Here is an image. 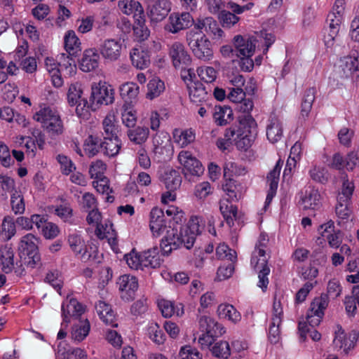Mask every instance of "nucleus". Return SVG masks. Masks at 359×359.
I'll use <instances>...</instances> for the list:
<instances>
[{"instance_id": "f704fd0d", "label": "nucleus", "mask_w": 359, "mask_h": 359, "mask_svg": "<svg viewBox=\"0 0 359 359\" xmlns=\"http://www.w3.org/2000/svg\"><path fill=\"white\" fill-rule=\"evenodd\" d=\"M74 252L82 262L90 264H99L103 259V253L98 248H79L78 251Z\"/></svg>"}, {"instance_id": "49530a36", "label": "nucleus", "mask_w": 359, "mask_h": 359, "mask_svg": "<svg viewBox=\"0 0 359 359\" xmlns=\"http://www.w3.org/2000/svg\"><path fill=\"white\" fill-rule=\"evenodd\" d=\"M150 229L153 232L159 231L165 226L164 212L157 207L153 208L150 212Z\"/></svg>"}, {"instance_id": "603ef678", "label": "nucleus", "mask_w": 359, "mask_h": 359, "mask_svg": "<svg viewBox=\"0 0 359 359\" xmlns=\"http://www.w3.org/2000/svg\"><path fill=\"white\" fill-rule=\"evenodd\" d=\"M164 182L168 190L175 191L181 185L182 177L177 170L171 168L165 172Z\"/></svg>"}, {"instance_id": "7c9ffc66", "label": "nucleus", "mask_w": 359, "mask_h": 359, "mask_svg": "<svg viewBox=\"0 0 359 359\" xmlns=\"http://www.w3.org/2000/svg\"><path fill=\"white\" fill-rule=\"evenodd\" d=\"M217 313L220 319L227 320L234 324L241 320L240 312L230 304H220L217 306Z\"/></svg>"}, {"instance_id": "13d9d810", "label": "nucleus", "mask_w": 359, "mask_h": 359, "mask_svg": "<svg viewBox=\"0 0 359 359\" xmlns=\"http://www.w3.org/2000/svg\"><path fill=\"white\" fill-rule=\"evenodd\" d=\"M310 328L306 323L299 322L298 325V330L299 334V339L301 341H304L306 339L307 334H309L310 337L314 341H318L321 338V334L316 330Z\"/></svg>"}, {"instance_id": "e2e57ef3", "label": "nucleus", "mask_w": 359, "mask_h": 359, "mask_svg": "<svg viewBox=\"0 0 359 359\" xmlns=\"http://www.w3.org/2000/svg\"><path fill=\"white\" fill-rule=\"evenodd\" d=\"M2 231L0 236L3 240H9L16 232L15 223L11 217H5L2 222Z\"/></svg>"}, {"instance_id": "c85d7f7f", "label": "nucleus", "mask_w": 359, "mask_h": 359, "mask_svg": "<svg viewBox=\"0 0 359 359\" xmlns=\"http://www.w3.org/2000/svg\"><path fill=\"white\" fill-rule=\"evenodd\" d=\"M191 101L196 104L205 102L210 95L206 87L201 82L196 81L187 85Z\"/></svg>"}, {"instance_id": "1a4fd4ad", "label": "nucleus", "mask_w": 359, "mask_h": 359, "mask_svg": "<svg viewBox=\"0 0 359 359\" xmlns=\"http://www.w3.org/2000/svg\"><path fill=\"white\" fill-rule=\"evenodd\" d=\"M329 300L327 295H320L314 298L307 311L306 323L311 328L318 326L325 315V310L328 306Z\"/></svg>"}, {"instance_id": "bf43d9fd", "label": "nucleus", "mask_w": 359, "mask_h": 359, "mask_svg": "<svg viewBox=\"0 0 359 359\" xmlns=\"http://www.w3.org/2000/svg\"><path fill=\"white\" fill-rule=\"evenodd\" d=\"M11 205L15 214H22L25 210L24 197L20 191H15L11 196Z\"/></svg>"}, {"instance_id": "2eb2a0df", "label": "nucleus", "mask_w": 359, "mask_h": 359, "mask_svg": "<svg viewBox=\"0 0 359 359\" xmlns=\"http://www.w3.org/2000/svg\"><path fill=\"white\" fill-rule=\"evenodd\" d=\"M116 285L118 287L121 297L124 301H130L134 299L135 292L139 287L137 278L130 274L121 276L116 281Z\"/></svg>"}, {"instance_id": "e433bc0d", "label": "nucleus", "mask_w": 359, "mask_h": 359, "mask_svg": "<svg viewBox=\"0 0 359 359\" xmlns=\"http://www.w3.org/2000/svg\"><path fill=\"white\" fill-rule=\"evenodd\" d=\"M126 134L130 142L135 144L141 145L147 140L149 130L146 126H135L128 129Z\"/></svg>"}, {"instance_id": "f3484780", "label": "nucleus", "mask_w": 359, "mask_h": 359, "mask_svg": "<svg viewBox=\"0 0 359 359\" xmlns=\"http://www.w3.org/2000/svg\"><path fill=\"white\" fill-rule=\"evenodd\" d=\"M1 269L6 273H14L18 276L25 274V269L22 264L14 261L13 248H0Z\"/></svg>"}, {"instance_id": "c756f323", "label": "nucleus", "mask_w": 359, "mask_h": 359, "mask_svg": "<svg viewBox=\"0 0 359 359\" xmlns=\"http://www.w3.org/2000/svg\"><path fill=\"white\" fill-rule=\"evenodd\" d=\"M84 311L83 305L75 299H71L68 303L62 304V316L66 323L70 321V317L78 318Z\"/></svg>"}, {"instance_id": "ddd939ff", "label": "nucleus", "mask_w": 359, "mask_h": 359, "mask_svg": "<svg viewBox=\"0 0 359 359\" xmlns=\"http://www.w3.org/2000/svg\"><path fill=\"white\" fill-rule=\"evenodd\" d=\"M195 22L189 13H173L168 18L164 29L168 32L176 34L181 30L186 29L194 25Z\"/></svg>"}, {"instance_id": "37998d69", "label": "nucleus", "mask_w": 359, "mask_h": 359, "mask_svg": "<svg viewBox=\"0 0 359 359\" xmlns=\"http://www.w3.org/2000/svg\"><path fill=\"white\" fill-rule=\"evenodd\" d=\"M90 323L88 319L79 320L73 325L72 329V338L77 342L82 341L88 334L90 331Z\"/></svg>"}, {"instance_id": "a18cd8bd", "label": "nucleus", "mask_w": 359, "mask_h": 359, "mask_svg": "<svg viewBox=\"0 0 359 359\" xmlns=\"http://www.w3.org/2000/svg\"><path fill=\"white\" fill-rule=\"evenodd\" d=\"M316 93V89L314 87L309 88L304 92L301 103V114L304 118L307 117L311 111Z\"/></svg>"}, {"instance_id": "4c0bfd02", "label": "nucleus", "mask_w": 359, "mask_h": 359, "mask_svg": "<svg viewBox=\"0 0 359 359\" xmlns=\"http://www.w3.org/2000/svg\"><path fill=\"white\" fill-rule=\"evenodd\" d=\"M222 189L226 193L228 201H238L243 196V187L232 179H229L222 185Z\"/></svg>"}, {"instance_id": "79ce46f5", "label": "nucleus", "mask_w": 359, "mask_h": 359, "mask_svg": "<svg viewBox=\"0 0 359 359\" xmlns=\"http://www.w3.org/2000/svg\"><path fill=\"white\" fill-rule=\"evenodd\" d=\"M102 130L103 131L102 132V135L103 139L118 137V126L115 122L114 116L107 115L104 118L102 121Z\"/></svg>"}, {"instance_id": "6e6d98bb", "label": "nucleus", "mask_w": 359, "mask_h": 359, "mask_svg": "<svg viewBox=\"0 0 359 359\" xmlns=\"http://www.w3.org/2000/svg\"><path fill=\"white\" fill-rule=\"evenodd\" d=\"M233 11L222 10L219 12L218 18L223 27L231 28L240 20V18Z\"/></svg>"}, {"instance_id": "7ed1b4c3", "label": "nucleus", "mask_w": 359, "mask_h": 359, "mask_svg": "<svg viewBox=\"0 0 359 359\" xmlns=\"http://www.w3.org/2000/svg\"><path fill=\"white\" fill-rule=\"evenodd\" d=\"M234 41L238 50L239 55L232 62H238L241 69L243 72H250L254 67V61L251 57L254 55L256 41L251 38H245L241 35L234 36Z\"/></svg>"}, {"instance_id": "a211bd4d", "label": "nucleus", "mask_w": 359, "mask_h": 359, "mask_svg": "<svg viewBox=\"0 0 359 359\" xmlns=\"http://www.w3.org/2000/svg\"><path fill=\"white\" fill-rule=\"evenodd\" d=\"M196 31L204 30L213 40H218L224 35L223 30L219 27L217 22L212 17L197 19L194 23Z\"/></svg>"}, {"instance_id": "2f4dec72", "label": "nucleus", "mask_w": 359, "mask_h": 359, "mask_svg": "<svg viewBox=\"0 0 359 359\" xmlns=\"http://www.w3.org/2000/svg\"><path fill=\"white\" fill-rule=\"evenodd\" d=\"M113 224L111 222H106L104 224H98L95 230L97 236L102 240L107 238L108 243L111 247L115 246L118 244V241L116 237V233L113 229Z\"/></svg>"}, {"instance_id": "72a5a7b5", "label": "nucleus", "mask_w": 359, "mask_h": 359, "mask_svg": "<svg viewBox=\"0 0 359 359\" xmlns=\"http://www.w3.org/2000/svg\"><path fill=\"white\" fill-rule=\"evenodd\" d=\"M158 306L165 318H170L174 314L177 316H182L184 314V307L182 304L175 305L171 301L161 299L158 302Z\"/></svg>"}, {"instance_id": "f03ea898", "label": "nucleus", "mask_w": 359, "mask_h": 359, "mask_svg": "<svg viewBox=\"0 0 359 359\" xmlns=\"http://www.w3.org/2000/svg\"><path fill=\"white\" fill-rule=\"evenodd\" d=\"M186 41L193 55L198 60L206 62L212 59L211 42L203 32L189 30L186 34Z\"/></svg>"}, {"instance_id": "dca6fc26", "label": "nucleus", "mask_w": 359, "mask_h": 359, "mask_svg": "<svg viewBox=\"0 0 359 359\" xmlns=\"http://www.w3.org/2000/svg\"><path fill=\"white\" fill-rule=\"evenodd\" d=\"M169 55L176 69H184L191 64V57L180 42H175L170 48Z\"/></svg>"}, {"instance_id": "774afa93", "label": "nucleus", "mask_w": 359, "mask_h": 359, "mask_svg": "<svg viewBox=\"0 0 359 359\" xmlns=\"http://www.w3.org/2000/svg\"><path fill=\"white\" fill-rule=\"evenodd\" d=\"M180 355L182 359H202L201 353L190 346L182 347L180 351Z\"/></svg>"}, {"instance_id": "f257e3e1", "label": "nucleus", "mask_w": 359, "mask_h": 359, "mask_svg": "<svg viewBox=\"0 0 359 359\" xmlns=\"http://www.w3.org/2000/svg\"><path fill=\"white\" fill-rule=\"evenodd\" d=\"M257 135V125L252 116L245 115L239 118V124H234L226 129L224 138H219L216 144L222 151L234 142L240 150H247Z\"/></svg>"}, {"instance_id": "9d476101", "label": "nucleus", "mask_w": 359, "mask_h": 359, "mask_svg": "<svg viewBox=\"0 0 359 359\" xmlns=\"http://www.w3.org/2000/svg\"><path fill=\"white\" fill-rule=\"evenodd\" d=\"M178 161L183 166V174L187 180H191V177H199L204 172L202 163L188 151H181L178 154Z\"/></svg>"}, {"instance_id": "0e129e2a", "label": "nucleus", "mask_w": 359, "mask_h": 359, "mask_svg": "<svg viewBox=\"0 0 359 359\" xmlns=\"http://www.w3.org/2000/svg\"><path fill=\"white\" fill-rule=\"evenodd\" d=\"M311 179L317 182L325 184L329 179L328 171L324 168L314 167L310 170Z\"/></svg>"}, {"instance_id": "5fc2aeb1", "label": "nucleus", "mask_w": 359, "mask_h": 359, "mask_svg": "<svg viewBox=\"0 0 359 359\" xmlns=\"http://www.w3.org/2000/svg\"><path fill=\"white\" fill-rule=\"evenodd\" d=\"M121 147V142L118 137L104 139L102 149L104 154L109 157L116 156Z\"/></svg>"}, {"instance_id": "338daca9", "label": "nucleus", "mask_w": 359, "mask_h": 359, "mask_svg": "<svg viewBox=\"0 0 359 359\" xmlns=\"http://www.w3.org/2000/svg\"><path fill=\"white\" fill-rule=\"evenodd\" d=\"M123 108V111L121 113L122 122L128 128V129H130L135 127L136 125V115L132 110H130L127 106Z\"/></svg>"}, {"instance_id": "6e6552de", "label": "nucleus", "mask_w": 359, "mask_h": 359, "mask_svg": "<svg viewBox=\"0 0 359 359\" xmlns=\"http://www.w3.org/2000/svg\"><path fill=\"white\" fill-rule=\"evenodd\" d=\"M83 88L81 83H72L67 93V101L69 105L76 106V113L78 116L86 118L89 114L88 101L82 97Z\"/></svg>"}, {"instance_id": "bb28decb", "label": "nucleus", "mask_w": 359, "mask_h": 359, "mask_svg": "<svg viewBox=\"0 0 359 359\" xmlns=\"http://www.w3.org/2000/svg\"><path fill=\"white\" fill-rule=\"evenodd\" d=\"M132 65L137 69H144L150 65V54L142 48H134L130 53Z\"/></svg>"}, {"instance_id": "5701e85b", "label": "nucleus", "mask_w": 359, "mask_h": 359, "mask_svg": "<svg viewBox=\"0 0 359 359\" xmlns=\"http://www.w3.org/2000/svg\"><path fill=\"white\" fill-rule=\"evenodd\" d=\"M20 264L34 269L41 265V255L39 248H18Z\"/></svg>"}, {"instance_id": "c9c22d12", "label": "nucleus", "mask_w": 359, "mask_h": 359, "mask_svg": "<svg viewBox=\"0 0 359 359\" xmlns=\"http://www.w3.org/2000/svg\"><path fill=\"white\" fill-rule=\"evenodd\" d=\"M65 48L67 54L79 56L81 53V43L73 30L68 31L64 38Z\"/></svg>"}, {"instance_id": "8fccbe9b", "label": "nucleus", "mask_w": 359, "mask_h": 359, "mask_svg": "<svg viewBox=\"0 0 359 359\" xmlns=\"http://www.w3.org/2000/svg\"><path fill=\"white\" fill-rule=\"evenodd\" d=\"M164 90V82L157 77L153 78L147 84V93L146 94V97L149 100H153L160 96Z\"/></svg>"}, {"instance_id": "a878e982", "label": "nucleus", "mask_w": 359, "mask_h": 359, "mask_svg": "<svg viewBox=\"0 0 359 359\" xmlns=\"http://www.w3.org/2000/svg\"><path fill=\"white\" fill-rule=\"evenodd\" d=\"M95 310L100 320L106 325L111 327H117L116 323V315L112 310L111 305L104 301H99L95 304Z\"/></svg>"}, {"instance_id": "4d7b16f0", "label": "nucleus", "mask_w": 359, "mask_h": 359, "mask_svg": "<svg viewBox=\"0 0 359 359\" xmlns=\"http://www.w3.org/2000/svg\"><path fill=\"white\" fill-rule=\"evenodd\" d=\"M210 351L214 356L219 358L227 359L231 355L229 344L226 341L215 342Z\"/></svg>"}, {"instance_id": "052dcab7", "label": "nucleus", "mask_w": 359, "mask_h": 359, "mask_svg": "<svg viewBox=\"0 0 359 359\" xmlns=\"http://www.w3.org/2000/svg\"><path fill=\"white\" fill-rule=\"evenodd\" d=\"M45 282L50 284L57 292L60 291L63 285V279L58 271H50L44 279Z\"/></svg>"}, {"instance_id": "58836bf2", "label": "nucleus", "mask_w": 359, "mask_h": 359, "mask_svg": "<svg viewBox=\"0 0 359 359\" xmlns=\"http://www.w3.org/2000/svg\"><path fill=\"white\" fill-rule=\"evenodd\" d=\"M282 123L276 117L270 119V123L266 127V136L271 143L278 142L283 137Z\"/></svg>"}, {"instance_id": "cd10ccee", "label": "nucleus", "mask_w": 359, "mask_h": 359, "mask_svg": "<svg viewBox=\"0 0 359 359\" xmlns=\"http://www.w3.org/2000/svg\"><path fill=\"white\" fill-rule=\"evenodd\" d=\"M320 195L317 189L309 188L299 201L303 210H318L320 207Z\"/></svg>"}, {"instance_id": "a19ab883", "label": "nucleus", "mask_w": 359, "mask_h": 359, "mask_svg": "<svg viewBox=\"0 0 359 359\" xmlns=\"http://www.w3.org/2000/svg\"><path fill=\"white\" fill-rule=\"evenodd\" d=\"M196 239V236L186 229L181 231L180 235H173V238L168 241V245H176L184 244V247H192ZM167 246V245H165Z\"/></svg>"}, {"instance_id": "aec40b11", "label": "nucleus", "mask_w": 359, "mask_h": 359, "mask_svg": "<svg viewBox=\"0 0 359 359\" xmlns=\"http://www.w3.org/2000/svg\"><path fill=\"white\" fill-rule=\"evenodd\" d=\"M100 53L102 56L109 62L119 59L121 55L122 43L120 40L114 39H105L100 45Z\"/></svg>"}, {"instance_id": "423d86ee", "label": "nucleus", "mask_w": 359, "mask_h": 359, "mask_svg": "<svg viewBox=\"0 0 359 359\" xmlns=\"http://www.w3.org/2000/svg\"><path fill=\"white\" fill-rule=\"evenodd\" d=\"M269 255L262 248H255L252 252L250 264L251 266L258 273V287L263 291L267 289L269 285V275L270 268L268 265Z\"/></svg>"}, {"instance_id": "6ab92c4d", "label": "nucleus", "mask_w": 359, "mask_h": 359, "mask_svg": "<svg viewBox=\"0 0 359 359\" xmlns=\"http://www.w3.org/2000/svg\"><path fill=\"white\" fill-rule=\"evenodd\" d=\"M164 248H148L144 251L143 266L145 268L156 269L163 262V258L169 256L172 248L163 250Z\"/></svg>"}, {"instance_id": "9b49d317", "label": "nucleus", "mask_w": 359, "mask_h": 359, "mask_svg": "<svg viewBox=\"0 0 359 359\" xmlns=\"http://www.w3.org/2000/svg\"><path fill=\"white\" fill-rule=\"evenodd\" d=\"M216 256L218 259L230 261L227 265L220 266L217 271V279L219 281L230 278L234 271L233 262L237 259V253L234 248H216Z\"/></svg>"}, {"instance_id": "f8f14e48", "label": "nucleus", "mask_w": 359, "mask_h": 359, "mask_svg": "<svg viewBox=\"0 0 359 359\" xmlns=\"http://www.w3.org/2000/svg\"><path fill=\"white\" fill-rule=\"evenodd\" d=\"M358 339V333L356 331H352L347 334L341 326L337 325L334 332L333 345L336 350L342 351L345 354H348L349 351L354 348Z\"/></svg>"}, {"instance_id": "de8ad7c7", "label": "nucleus", "mask_w": 359, "mask_h": 359, "mask_svg": "<svg viewBox=\"0 0 359 359\" xmlns=\"http://www.w3.org/2000/svg\"><path fill=\"white\" fill-rule=\"evenodd\" d=\"M118 6L119 9L126 15L134 13L137 16L144 13V9L141 4L133 0H121L118 1Z\"/></svg>"}, {"instance_id": "680f3d73", "label": "nucleus", "mask_w": 359, "mask_h": 359, "mask_svg": "<svg viewBox=\"0 0 359 359\" xmlns=\"http://www.w3.org/2000/svg\"><path fill=\"white\" fill-rule=\"evenodd\" d=\"M0 194L5 198H7V193L12 194L16 191L14 180L7 175H0Z\"/></svg>"}, {"instance_id": "393cba45", "label": "nucleus", "mask_w": 359, "mask_h": 359, "mask_svg": "<svg viewBox=\"0 0 359 359\" xmlns=\"http://www.w3.org/2000/svg\"><path fill=\"white\" fill-rule=\"evenodd\" d=\"M77 57L65 53L57 55L56 57L58 66L57 72H62L65 74L72 76L76 69V57Z\"/></svg>"}, {"instance_id": "ea45409f", "label": "nucleus", "mask_w": 359, "mask_h": 359, "mask_svg": "<svg viewBox=\"0 0 359 359\" xmlns=\"http://www.w3.org/2000/svg\"><path fill=\"white\" fill-rule=\"evenodd\" d=\"M139 93L138 86L133 82H128L120 86V95L125 100L123 107H125L128 103H132L135 100Z\"/></svg>"}, {"instance_id": "c03bdc74", "label": "nucleus", "mask_w": 359, "mask_h": 359, "mask_svg": "<svg viewBox=\"0 0 359 359\" xmlns=\"http://www.w3.org/2000/svg\"><path fill=\"white\" fill-rule=\"evenodd\" d=\"M213 118L218 126H225L233 120L232 109L226 106H216L215 107Z\"/></svg>"}, {"instance_id": "4468645a", "label": "nucleus", "mask_w": 359, "mask_h": 359, "mask_svg": "<svg viewBox=\"0 0 359 359\" xmlns=\"http://www.w3.org/2000/svg\"><path fill=\"white\" fill-rule=\"evenodd\" d=\"M334 222L332 220L322 224L319 228L320 236L316 240L317 245H323L326 241L332 247H339L342 241V233L341 231H334Z\"/></svg>"}, {"instance_id": "3c124183", "label": "nucleus", "mask_w": 359, "mask_h": 359, "mask_svg": "<svg viewBox=\"0 0 359 359\" xmlns=\"http://www.w3.org/2000/svg\"><path fill=\"white\" fill-rule=\"evenodd\" d=\"M125 259L131 269H144V266H143L144 252L139 253L135 250V248H133L129 254L125 255Z\"/></svg>"}, {"instance_id": "0eeeda50", "label": "nucleus", "mask_w": 359, "mask_h": 359, "mask_svg": "<svg viewBox=\"0 0 359 359\" xmlns=\"http://www.w3.org/2000/svg\"><path fill=\"white\" fill-rule=\"evenodd\" d=\"M33 118L36 121L41 122L43 127L53 135H57L63 132V125L60 115L50 107L40 109Z\"/></svg>"}, {"instance_id": "39448f33", "label": "nucleus", "mask_w": 359, "mask_h": 359, "mask_svg": "<svg viewBox=\"0 0 359 359\" xmlns=\"http://www.w3.org/2000/svg\"><path fill=\"white\" fill-rule=\"evenodd\" d=\"M199 325L205 331L198 338V344L201 348H208L215 341V337L222 336L225 332L222 325L210 316H201L199 319Z\"/></svg>"}, {"instance_id": "09e8293b", "label": "nucleus", "mask_w": 359, "mask_h": 359, "mask_svg": "<svg viewBox=\"0 0 359 359\" xmlns=\"http://www.w3.org/2000/svg\"><path fill=\"white\" fill-rule=\"evenodd\" d=\"M84 151L88 157L95 156L102 148V142L97 136L89 135L83 144Z\"/></svg>"}, {"instance_id": "412c9836", "label": "nucleus", "mask_w": 359, "mask_h": 359, "mask_svg": "<svg viewBox=\"0 0 359 359\" xmlns=\"http://www.w3.org/2000/svg\"><path fill=\"white\" fill-rule=\"evenodd\" d=\"M170 9V3L168 0H158L148 6L147 15L151 22L158 23L166 18Z\"/></svg>"}, {"instance_id": "b1692460", "label": "nucleus", "mask_w": 359, "mask_h": 359, "mask_svg": "<svg viewBox=\"0 0 359 359\" xmlns=\"http://www.w3.org/2000/svg\"><path fill=\"white\" fill-rule=\"evenodd\" d=\"M100 55L96 49H86L79 60L80 69L85 72L93 71L98 67Z\"/></svg>"}, {"instance_id": "473e14b6", "label": "nucleus", "mask_w": 359, "mask_h": 359, "mask_svg": "<svg viewBox=\"0 0 359 359\" xmlns=\"http://www.w3.org/2000/svg\"><path fill=\"white\" fill-rule=\"evenodd\" d=\"M135 22L133 26L134 35L138 41H143L148 39L150 35V30L146 25V19L144 13L142 15H135L133 16Z\"/></svg>"}, {"instance_id": "4be33fe9", "label": "nucleus", "mask_w": 359, "mask_h": 359, "mask_svg": "<svg viewBox=\"0 0 359 359\" xmlns=\"http://www.w3.org/2000/svg\"><path fill=\"white\" fill-rule=\"evenodd\" d=\"M334 71L339 78H348L355 72L359 71L358 59L355 57H344L339 60Z\"/></svg>"}, {"instance_id": "20e7f679", "label": "nucleus", "mask_w": 359, "mask_h": 359, "mask_svg": "<svg viewBox=\"0 0 359 359\" xmlns=\"http://www.w3.org/2000/svg\"><path fill=\"white\" fill-rule=\"evenodd\" d=\"M114 102V90L106 83H93L88 100L89 110L95 111L101 105H109Z\"/></svg>"}, {"instance_id": "69168bd1", "label": "nucleus", "mask_w": 359, "mask_h": 359, "mask_svg": "<svg viewBox=\"0 0 359 359\" xmlns=\"http://www.w3.org/2000/svg\"><path fill=\"white\" fill-rule=\"evenodd\" d=\"M351 201L342 202L337 201V203L335 207L336 215L338 218L344 220L348 219L351 215V210L349 208Z\"/></svg>"}, {"instance_id": "864d4df0", "label": "nucleus", "mask_w": 359, "mask_h": 359, "mask_svg": "<svg viewBox=\"0 0 359 359\" xmlns=\"http://www.w3.org/2000/svg\"><path fill=\"white\" fill-rule=\"evenodd\" d=\"M341 180V190L338 194L337 201L342 202L351 201L355 188L353 182L348 179L346 175H343Z\"/></svg>"}]
</instances>
